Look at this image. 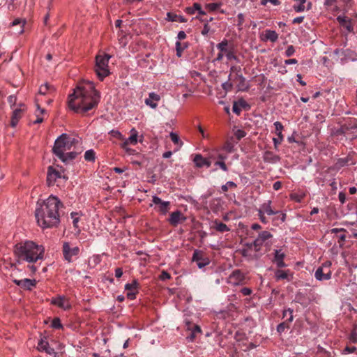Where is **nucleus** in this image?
Listing matches in <instances>:
<instances>
[{"label": "nucleus", "mask_w": 357, "mask_h": 357, "mask_svg": "<svg viewBox=\"0 0 357 357\" xmlns=\"http://www.w3.org/2000/svg\"><path fill=\"white\" fill-rule=\"evenodd\" d=\"M86 86H77L68 96V107L76 113L84 114L96 107L100 99V94L95 89L93 82L86 81Z\"/></svg>", "instance_id": "obj_1"}, {"label": "nucleus", "mask_w": 357, "mask_h": 357, "mask_svg": "<svg viewBox=\"0 0 357 357\" xmlns=\"http://www.w3.org/2000/svg\"><path fill=\"white\" fill-rule=\"evenodd\" d=\"M60 207H63L62 202L54 195H50L42 202L38 201L35 210L38 225L43 229L58 227L60 223Z\"/></svg>", "instance_id": "obj_2"}, {"label": "nucleus", "mask_w": 357, "mask_h": 357, "mask_svg": "<svg viewBox=\"0 0 357 357\" xmlns=\"http://www.w3.org/2000/svg\"><path fill=\"white\" fill-rule=\"evenodd\" d=\"M45 249L43 245H38L34 242L26 241L17 243L14 246V254L17 257V262L25 261L28 263H34L43 259Z\"/></svg>", "instance_id": "obj_3"}, {"label": "nucleus", "mask_w": 357, "mask_h": 357, "mask_svg": "<svg viewBox=\"0 0 357 357\" xmlns=\"http://www.w3.org/2000/svg\"><path fill=\"white\" fill-rule=\"evenodd\" d=\"M79 141L75 138H71L68 134H61L54 142L52 148V153L59 158L63 157L66 151L70 150L73 146H75Z\"/></svg>", "instance_id": "obj_4"}, {"label": "nucleus", "mask_w": 357, "mask_h": 357, "mask_svg": "<svg viewBox=\"0 0 357 357\" xmlns=\"http://www.w3.org/2000/svg\"><path fill=\"white\" fill-rule=\"evenodd\" d=\"M111 56L107 54L103 55H97L96 56V64L94 70L100 81H102L105 77L110 74L109 70V60Z\"/></svg>", "instance_id": "obj_5"}, {"label": "nucleus", "mask_w": 357, "mask_h": 357, "mask_svg": "<svg viewBox=\"0 0 357 357\" xmlns=\"http://www.w3.org/2000/svg\"><path fill=\"white\" fill-rule=\"evenodd\" d=\"M62 252L65 260L71 262L73 257L79 255V248L77 246L71 247L70 243L64 242L63 243Z\"/></svg>", "instance_id": "obj_6"}, {"label": "nucleus", "mask_w": 357, "mask_h": 357, "mask_svg": "<svg viewBox=\"0 0 357 357\" xmlns=\"http://www.w3.org/2000/svg\"><path fill=\"white\" fill-rule=\"evenodd\" d=\"M192 261L197 263L199 268H202L210 264V259L205 253L199 250H195L193 252Z\"/></svg>", "instance_id": "obj_7"}, {"label": "nucleus", "mask_w": 357, "mask_h": 357, "mask_svg": "<svg viewBox=\"0 0 357 357\" xmlns=\"http://www.w3.org/2000/svg\"><path fill=\"white\" fill-rule=\"evenodd\" d=\"M185 325L187 331L188 332L186 339L188 342H193L197 337V335L202 333L201 328L199 326L190 321H186Z\"/></svg>", "instance_id": "obj_8"}, {"label": "nucleus", "mask_w": 357, "mask_h": 357, "mask_svg": "<svg viewBox=\"0 0 357 357\" xmlns=\"http://www.w3.org/2000/svg\"><path fill=\"white\" fill-rule=\"evenodd\" d=\"M186 220L187 218L180 211H176L170 214L168 221L171 225L176 227Z\"/></svg>", "instance_id": "obj_9"}, {"label": "nucleus", "mask_w": 357, "mask_h": 357, "mask_svg": "<svg viewBox=\"0 0 357 357\" xmlns=\"http://www.w3.org/2000/svg\"><path fill=\"white\" fill-rule=\"evenodd\" d=\"M13 282L17 286L25 290H31L36 285V280L24 278L22 280L13 279Z\"/></svg>", "instance_id": "obj_10"}, {"label": "nucleus", "mask_w": 357, "mask_h": 357, "mask_svg": "<svg viewBox=\"0 0 357 357\" xmlns=\"http://www.w3.org/2000/svg\"><path fill=\"white\" fill-rule=\"evenodd\" d=\"M152 202L154 204L158 205V211L162 214H166L169 210L170 202L168 201H162L155 195L153 197Z\"/></svg>", "instance_id": "obj_11"}, {"label": "nucleus", "mask_w": 357, "mask_h": 357, "mask_svg": "<svg viewBox=\"0 0 357 357\" xmlns=\"http://www.w3.org/2000/svg\"><path fill=\"white\" fill-rule=\"evenodd\" d=\"M61 177V173L53 167L50 166L47 169V183L49 186L52 185L56 179Z\"/></svg>", "instance_id": "obj_12"}, {"label": "nucleus", "mask_w": 357, "mask_h": 357, "mask_svg": "<svg viewBox=\"0 0 357 357\" xmlns=\"http://www.w3.org/2000/svg\"><path fill=\"white\" fill-rule=\"evenodd\" d=\"M274 126L275 128V132L277 134L278 138H273V144L275 149H277L278 146L281 144V142L283 140V135L282 134V130H283L284 127L280 121H275L274 123Z\"/></svg>", "instance_id": "obj_13"}, {"label": "nucleus", "mask_w": 357, "mask_h": 357, "mask_svg": "<svg viewBox=\"0 0 357 357\" xmlns=\"http://www.w3.org/2000/svg\"><path fill=\"white\" fill-rule=\"evenodd\" d=\"M37 349L40 351H45L49 355H54V357H57V354L54 351V349L50 347L48 342L43 339L39 341Z\"/></svg>", "instance_id": "obj_14"}, {"label": "nucleus", "mask_w": 357, "mask_h": 357, "mask_svg": "<svg viewBox=\"0 0 357 357\" xmlns=\"http://www.w3.org/2000/svg\"><path fill=\"white\" fill-rule=\"evenodd\" d=\"M193 162H195V166L199 168L203 167L204 166L210 167L211 165V161L209 158H204L201 154L195 155Z\"/></svg>", "instance_id": "obj_15"}, {"label": "nucleus", "mask_w": 357, "mask_h": 357, "mask_svg": "<svg viewBox=\"0 0 357 357\" xmlns=\"http://www.w3.org/2000/svg\"><path fill=\"white\" fill-rule=\"evenodd\" d=\"M160 100V96L154 93L151 92L149 94V98L145 100L146 105L150 106L153 109H155L158 106L157 102Z\"/></svg>", "instance_id": "obj_16"}, {"label": "nucleus", "mask_w": 357, "mask_h": 357, "mask_svg": "<svg viewBox=\"0 0 357 357\" xmlns=\"http://www.w3.org/2000/svg\"><path fill=\"white\" fill-rule=\"evenodd\" d=\"M263 160L265 162L275 164L280 160V157L271 151H266L264 153Z\"/></svg>", "instance_id": "obj_17"}, {"label": "nucleus", "mask_w": 357, "mask_h": 357, "mask_svg": "<svg viewBox=\"0 0 357 357\" xmlns=\"http://www.w3.org/2000/svg\"><path fill=\"white\" fill-rule=\"evenodd\" d=\"M24 110V108H17L13 110L10 121V126L12 127L15 128L17 126Z\"/></svg>", "instance_id": "obj_18"}, {"label": "nucleus", "mask_w": 357, "mask_h": 357, "mask_svg": "<svg viewBox=\"0 0 357 357\" xmlns=\"http://www.w3.org/2000/svg\"><path fill=\"white\" fill-rule=\"evenodd\" d=\"M52 303L64 310L69 309L71 307L65 296L53 298L52 300Z\"/></svg>", "instance_id": "obj_19"}, {"label": "nucleus", "mask_w": 357, "mask_h": 357, "mask_svg": "<svg viewBox=\"0 0 357 357\" xmlns=\"http://www.w3.org/2000/svg\"><path fill=\"white\" fill-rule=\"evenodd\" d=\"M324 267H319L314 273L315 278L317 280L321 281L325 280H328L331 277V273L330 270H328L327 272L324 271Z\"/></svg>", "instance_id": "obj_20"}, {"label": "nucleus", "mask_w": 357, "mask_h": 357, "mask_svg": "<svg viewBox=\"0 0 357 357\" xmlns=\"http://www.w3.org/2000/svg\"><path fill=\"white\" fill-rule=\"evenodd\" d=\"M357 129V120L356 119H350L347 121L342 126L341 131L345 133L349 130H354Z\"/></svg>", "instance_id": "obj_21"}, {"label": "nucleus", "mask_w": 357, "mask_h": 357, "mask_svg": "<svg viewBox=\"0 0 357 357\" xmlns=\"http://www.w3.org/2000/svg\"><path fill=\"white\" fill-rule=\"evenodd\" d=\"M229 278L234 280L235 284H238L245 280V275L240 270H235L230 275Z\"/></svg>", "instance_id": "obj_22"}, {"label": "nucleus", "mask_w": 357, "mask_h": 357, "mask_svg": "<svg viewBox=\"0 0 357 357\" xmlns=\"http://www.w3.org/2000/svg\"><path fill=\"white\" fill-rule=\"evenodd\" d=\"M131 135L126 139L123 143L122 144L121 146H126L129 144H136L137 143V132L135 128H132L131 130Z\"/></svg>", "instance_id": "obj_23"}, {"label": "nucleus", "mask_w": 357, "mask_h": 357, "mask_svg": "<svg viewBox=\"0 0 357 357\" xmlns=\"http://www.w3.org/2000/svg\"><path fill=\"white\" fill-rule=\"evenodd\" d=\"M237 79L239 81V83L237 85L238 90L241 91H248L250 86L249 84H247L245 78L243 77V75L242 74L237 73Z\"/></svg>", "instance_id": "obj_24"}, {"label": "nucleus", "mask_w": 357, "mask_h": 357, "mask_svg": "<svg viewBox=\"0 0 357 357\" xmlns=\"http://www.w3.org/2000/svg\"><path fill=\"white\" fill-rule=\"evenodd\" d=\"M185 11L190 15H193L195 11H198L199 15H206V12L202 10L201 5L198 3H194L192 7L186 8Z\"/></svg>", "instance_id": "obj_25"}, {"label": "nucleus", "mask_w": 357, "mask_h": 357, "mask_svg": "<svg viewBox=\"0 0 357 357\" xmlns=\"http://www.w3.org/2000/svg\"><path fill=\"white\" fill-rule=\"evenodd\" d=\"M278 38V34L275 31L273 30H266L264 38H262L263 40H270L273 43L277 41Z\"/></svg>", "instance_id": "obj_26"}, {"label": "nucleus", "mask_w": 357, "mask_h": 357, "mask_svg": "<svg viewBox=\"0 0 357 357\" xmlns=\"http://www.w3.org/2000/svg\"><path fill=\"white\" fill-rule=\"evenodd\" d=\"M80 151H71L67 153H63V157L59 158L63 162L68 163L70 161L74 160L80 153Z\"/></svg>", "instance_id": "obj_27"}, {"label": "nucleus", "mask_w": 357, "mask_h": 357, "mask_svg": "<svg viewBox=\"0 0 357 357\" xmlns=\"http://www.w3.org/2000/svg\"><path fill=\"white\" fill-rule=\"evenodd\" d=\"M271 201H268L266 203H264L261 205V207L260 209H262V211L267 213L268 215H277L280 213L279 211H273L271 208Z\"/></svg>", "instance_id": "obj_28"}, {"label": "nucleus", "mask_w": 357, "mask_h": 357, "mask_svg": "<svg viewBox=\"0 0 357 357\" xmlns=\"http://www.w3.org/2000/svg\"><path fill=\"white\" fill-rule=\"evenodd\" d=\"M167 20L170 22H186L187 20L182 15H178L172 13H167Z\"/></svg>", "instance_id": "obj_29"}, {"label": "nucleus", "mask_w": 357, "mask_h": 357, "mask_svg": "<svg viewBox=\"0 0 357 357\" xmlns=\"http://www.w3.org/2000/svg\"><path fill=\"white\" fill-rule=\"evenodd\" d=\"M223 151H225L227 153H232L234 151V142L233 141V137L230 139H228L225 142L223 146L222 147Z\"/></svg>", "instance_id": "obj_30"}, {"label": "nucleus", "mask_w": 357, "mask_h": 357, "mask_svg": "<svg viewBox=\"0 0 357 357\" xmlns=\"http://www.w3.org/2000/svg\"><path fill=\"white\" fill-rule=\"evenodd\" d=\"M55 91V89H54V86H52L48 83H45V84L40 86L38 92L40 95H45L49 91Z\"/></svg>", "instance_id": "obj_31"}, {"label": "nucleus", "mask_w": 357, "mask_h": 357, "mask_svg": "<svg viewBox=\"0 0 357 357\" xmlns=\"http://www.w3.org/2000/svg\"><path fill=\"white\" fill-rule=\"evenodd\" d=\"M215 225V229L220 232H225L229 231V228L227 227V225L223 222H221L218 220H215L214 222Z\"/></svg>", "instance_id": "obj_32"}, {"label": "nucleus", "mask_w": 357, "mask_h": 357, "mask_svg": "<svg viewBox=\"0 0 357 357\" xmlns=\"http://www.w3.org/2000/svg\"><path fill=\"white\" fill-rule=\"evenodd\" d=\"M25 24H26V20H22L20 18H17V19H15L11 23V26H17V25H20V28L17 31V33L19 34H22L24 32V26Z\"/></svg>", "instance_id": "obj_33"}, {"label": "nucleus", "mask_w": 357, "mask_h": 357, "mask_svg": "<svg viewBox=\"0 0 357 357\" xmlns=\"http://www.w3.org/2000/svg\"><path fill=\"white\" fill-rule=\"evenodd\" d=\"M188 47V43L182 44L181 42L177 41L176 43V56L178 57H181L182 56V53L185 49Z\"/></svg>", "instance_id": "obj_34"}, {"label": "nucleus", "mask_w": 357, "mask_h": 357, "mask_svg": "<svg viewBox=\"0 0 357 357\" xmlns=\"http://www.w3.org/2000/svg\"><path fill=\"white\" fill-rule=\"evenodd\" d=\"M138 282L136 280H134L131 283H127L125 285V289L128 291H138Z\"/></svg>", "instance_id": "obj_35"}, {"label": "nucleus", "mask_w": 357, "mask_h": 357, "mask_svg": "<svg viewBox=\"0 0 357 357\" xmlns=\"http://www.w3.org/2000/svg\"><path fill=\"white\" fill-rule=\"evenodd\" d=\"M95 152L93 149L87 150L84 153V159L86 161L94 162L96 159Z\"/></svg>", "instance_id": "obj_36"}, {"label": "nucleus", "mask_w": 357, "mask_h": 357, "mask_svg": "<svg viewBox=\"0 0 357 357\" xmlns=\"http://www.w3.org/2000/svg\"><path fill=\"white\" fill-rule=\"evenodd\" d=\"M272 237V234L268 231H263L259 234L258 238L261 239V241L264 243L265 241Z\"/></svg>", "instance_id": "obj_37"}, {"label": "nucleus", "mask_w": 357, "mask_h": 357, "mask_svg": "<svg viewBox=\"0 0 357 357\" xmlns=\"http://www.w3.org/2000/svg\"><path fill=\"white\" fill-rule=\"evenodd\" d=\"M231 79V74L228 77V80L222 84V88L226 91H231L233 89V84L229 82Z\"/></svg>", "instance_id": "obj_38"}, {"label": "nucleus", "mask_w": 357, "mask_h": 357, "mask_svg": "<svg viewBox=\"0 0 357 357\" xmlns=\"http://www.w3.org/2000/svg\"><path fill=\"white\" fill-rule=\"evenodd\" d=\"M169 136L174 144H178L180 146L183 145V142L180 140L179 136L176 133L172 132Z\"/></svg>", "instance_id": "obj_39"}, {"label": "nucleus", "mask_w": 357, "mask_h": 357, "mask_svg": "<svg viewBox=\"0 0 357 357\" xmlns=\"http://www.w3.org/2000/svg\"><path fill=\"white\" fill-rule=\"evenodd\" d=\"M289 323L290 322L288 321H284L282 323H280L277 326V331L279 333H283L285 331V329L289 328Z\"/></svg>", "instance_id": "obj_40"}, {"label": "nucleus", "mask_w": 357, "mask_h": 357, "mask_svg": "<svg viewBox=\"0 0 357 357\" xmlns=\"http://www.w3.org/2000/svg\"><path fill=\"white\" fill-rule=\"evenodd\" d=\"M288 274L282 270H277L275 272V278L278 280L287 278Z\"/></svg>", "instance_id": "obj_41"}, {"label": "nucleus", "mask_w": 357, "mask_h": 357, "mask_svg": "<svg viewBox=\"0 0 357 357\" xmlns=\"http://www.w3.org/2000/svg\"><path fill=\"white\" fill-rule=\"evenodd\" d=\"M227 45H228V41H227V40L225 39L221 43H220L217 45V47L218 50H220V52H227Z\"/></svg>", "instance_id": "obj_42"}, {"label": "nucleus", "mask_w": 357, "mask_h": 357, "mask_svg": "<svg viewBox=\"0 0 357 357\" xmlns=\"http://www.w3.org/2000/svg\"><path fill=\"white\" fill-rule=\"evenodd\" d=\"M349 340L354 343L357 342V324L354 325V328L350 334Z\"/></svg>", "instance_id": "obj_43"}, {"label": "nucleus", "mask_w": 357, "mask_h": 357, "mask_svg": "<svg viewBox=\"0 0 357 357\" xmlns=\"http://www.w3.org/2000/svg\"><path fill=\"white\" fill-rule=\"evenodd\" d=\"M236 184L233 181H227L225 185L221 186L222 192H227L229 188H236Z\"/></svg>", "instance_id": "obj_44"}, {"label": "nucleus", "mask_w": 357, "mask_h": 357, "mask_svg": "<svg viewBox=\"0 0 357 357\" xmlns=\"http://www.w3.org/2000/svg\"><path fill=\"white\" fill-rule=\"evenodd\" d=\"M51 326L52 328H56V329H60L63 327L62 324L61 323V320L58 317L53 319Z\"/></svg>", "instance_id": "obj_45"}, {"label": "nucleus", "mask_w": 357, "mask_h": 357, "mask_svg": "<svg viewBox=\"0 0 357 357\" xmlns=\"http://www.w3.org/2000/svg\"><path fill=\"white\" fill-rule=\"evenodd\" d=\"M287 313L289 314V317L287 319L286 321L291 322L294 319L293 310L291 308H288L287 310H284L283 311V317H285L286 316H287Z\"/></svg>", "instance_id": "obj_46"}, {"label": "nucleus", "mask_w": 357, "mask_h": 357, "mask_svg": "<svg viewBox=\"0 0 357 357\" xmlns=\"http://www.w3.org/2000/svg\"><path fill=\"white\" fill-rule=\"evenodd\" d=\"M285 257V255L281 252L280 250H275V261H280L284 260V258Z\"/></svg>", "instance_id": "obj_47"}, {"label": "nucleus", "mask_w": 357, "mask_h": 357, "mask_svg": "<svg viewBox=\"0 0 357 357\" xmlns=\"http://www.w3.org/2000/svg\"><path fill=\"white\" fill-rule=\"evenodd\" d=\"M214 165L220 167V169L222 170H223L224 172L228 171V167H227V165L225 164V161L218 160L214 163Z\"/></svg>", "instance_id": "obj_48"}, {"label": "nucleus", "mask_w": 357, "mask_h": 357, "mask_svg": "<svg viewBox=\"0 0 357 357\" xmlns=\"http://www.w3.org/2000/svg\"><path fill=\"white\" fill-rule=\"evenodd\" d=\"M305 3H299L298 5H294L293 6V8L294 10L296 12V13H301V12H303L305 10Z\"/></svg>", "instance_id": "obj_49"}, {"label": "nucleus", "mask_w": 357, "mask_h": 357, "mask_svg": "<svg viewBox=\"0 0 357 357\" xmlns=\"http://www.w3.org/2000/svg\"><path fill=\"white\" fill-rule=\"evenodd\" d=\"M77 213L72 212L70 215L73 219V224L75 228L78 227L77 223L79 222V217H77Z\"/></svg>", "instance_id": "obj_50"}, {"label": "nucleus", "mask_w": 357, "mask_h": 357, "mask_svg": "<svg viewBox=\"0 0 357 357\" xmlns=\"http://www.w3.org/2000/svg\"><path fill=\"white\" fill-rule=\"evenodd\" d=\"M109 134L111 135V136H112L113 137H115V138H117L119 139H123V136L119 130H112L111 131H109Z\"/></svg>", "instance_id": "obj_51"}, {"label": "nucleus", "mask_w": 357, "mask_h": 357, "mask_svg": "<svg viewBox=\"0 0 357 357\" xmlns=\"http://www.w3.org/2000/svg\"><path fill=\"white\" fill-rule=\"evenodd\" d=\"M295 52V49L293 45L288 46L287 49L285 51V55L287 57L292 56Z\"/></svg>", "instance_id": "obj_52"}, {"label": "nucleus", "mask_w": 357, "mask_h": 357, "mask_svg": "<svg viewBox=\"0 0 357 357\" xmlns=\"http://www.w3.org/2000/svg\"><path fill=\"white\" fill-rule=\"evenodd\" d=\"M226 56L228 60H235L236 61H238V58L234 54V53L232 51L227 52Z\"/></svg>", "instance_id": "obj_53"}, {"label": "nucleus", "mask_w": 357, "mask_h": 357, "mask_svg": "<svg viewBox=\"0 0 357 357\" xmlns=\"http://www.w3.org/2000/svg\"><path fill=\"white\" fill-rule=\"evenodd\" d=\"M246 135V132L243 130H237L235 132V136L237 139L240 140Z\"/></svg>", "instance_id": "obj_54"}, {"label": "nucleus", "mask_w": 357, "mask_h": 357, "mask_svg": "<svg viewBox=\"0 0 357 357\" xmlns=\"http://www.w3.org/2000/svg\"><path fill=\"white\" fill-rule=\"evenodd\" d=\"M337 20L340 24L344 26L349 20H347V17L346 16L339 15L337 17Z\"/></svg>", "instance_id": "obj_55"}, {"label": "nucleus", "mask_w": 357, "mask_h": 357, "mask_svg": "<svg viewBox=\"0 0 357 357\" xmlns=\"http://www.w3.org/2000/svg\"><path fill=\"white\" fill-rule=\"evenodd\" d=\"M264 213L265 212H264L262 211V209L258 210V215H259V218L261 222L266 224V223H267L268 221H267L266 218L264 215Z\"/></svg>", "instance_id": "obj_56"}, {"label": "nucleus", "mask_w": 357, "mask_h": 357, "mask_svg": "<svg viewBox=\"0 0 357 357\" xmlns=\"http://www.w3.org/2000/svg\"><path fill=\"white\" fill-rule=\"evenodd\" d=\"M233 112L236 114L237 115H239L241 112V109L238 105L237 102H234L233 107H232Z\"/></svg>", "instance_id": "obj_57"}, {"label": "nucleus", "mask_w": 357, "mask_h": 357, "mask_svg": "<svg viewBox=\"0 0 357 357\" xmlns=\"http://www.w3.org/2000/svg\"><path fill=\"white\" fill-rule=\"evenodd\" d=\"M171 278V275L167 271H163L160 276L161 280H168Z\"/></svg>", "instance_id": "obj_58"}, {"label": "nucleus", "mask_w": 357, "mask_h": 357, "mask_svg": "<svg viewBox=\"0 0 357 357\" xmlns=\"http://www.w3.org/2000/svg\"><path fill=\"white\" fill-rule=\"evenodd\" d=\"M8 101L12 107L15 105L17 101V97L14 95L9 96L8 98Z\"/></svg>", "instance_id": "obj_59"}, {"label": "nucleus", "mask_w": 357, "mask_h": 357, "mask_svg": "<svg viewBox=\"0 0 357 357\" xmlns=\"http://www.w3.org/2000/svg\"><path fill=\"white\" fill-rule=\"evenodd\" d=\"M238 17V24L237 26H241L244 22V15L243 13H239L237 15Z\"/></svg>", "instance_id": "obj_60"}, {"label": "nucleus", "mask_w": 357, "mask_h": 357, "mask_svg": "<svg viewBox=\"0 0 357 357\" xmlns=\"http://www.w3.org/2000/svg\"><path fill=\"white\" fill-rule=\"evenodd\" d=\"M219 6V4L215 3L206 4V8H208L211 11L215 10Z\"/></svg>", "instance_id": "obj_61"}, {"label": "nucleus", "mask_w": 357, "mask_h": 357, "mask_svg": "<svg viewBox=\"0 0 357 357\" xmlns=\"http://www.w3.org/2000/svg\"><path fill=\"white\" fill-rule=\"evenodd\" d=\"M279 215L278 217H275L273 219V220H280L282 222H284L285 221V219H286V214L284 213H278Z\"/></svg>", "instance_id": "obj_62"}, {"label": "nucleus", "mask_w": 357, "mask_h": 357, "mask_svg": "<svg viewBox=\"0 0 357 357\" xmlns=\"http://www.w3.org/2000/svg\"><path fill=\"white\" fill-rule=\"evenodd\" d=\"M138 293V291H128L127 293V298L130 300H134L136 298V294Z\"/></svg>", "instance_id": "obj_63"}, {"label": "nucleus", "mask_w": 357, "mask_h": 357, "mask_svg": "<svg viewBox=\"0 0 357 357\" xmlns=\"http://www.w3.org/2000/svg\"><path fill=\"white\" fill-rule=\"evenodd\" d=\"M209 31H210L209 25L207 23H205L204 25V28L202 31V34L203 36H206L208 34V33L209 32Z\"/></svg>", "instance_id": "obj_64"}]
</instances>
